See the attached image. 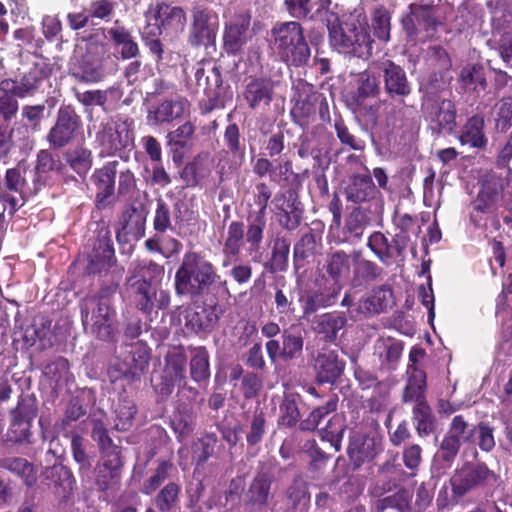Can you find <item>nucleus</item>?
Instances as JSON below:
<instances>
[{
    "mask_svg": "<svg viewBox=\"0 0 512 512\" xmlns=\"http://www.w3.org/2000/svg\"><path fill=\"white\" fill-rule=\"evenodd\" d=\"M114 258V249L111 243V232L108 227L102 226L98 230L97 238L88 253L87 271L95 274L111 266Z\"/></svg>",
    "mask_w": 512,
    "mask_h": 512,
    "instance_id": "17",
    "label": "nucleus"
},
{
    "mask_svg": "<svg viewBox=\"0 0 512 512\" xmlns=\"http://www.w3.org/2000/svg\"><path fill=\"white\" fill-rule=\"evenodd\" d=\"M331 45L340 53L358 58L372 55L373 39L368 28L354 23H338L328 26Z\"/></svg>",
    "mask_w": 512,
    "mask_h": 512,
    "instance_id": "4",
    "label": "nucleus"
},
{
    "mask_svg": "<svg viewBox=\"0 0 512 512\" xmlns=\"http://www.w3.org/2000/svg\"><path fill=\"white\" fill-rule=\"evenodd\" d=\"M51 335V322L42 317L26 329L24 337L31 345L39 341L42 347H46L52 345Z\"/></svg>",
    "mask_w": 512,
    "mask_h": 512,
    "instance_id": "48",
    "label": "nucleus"
},
{
    "mask_svg": "<svg viewBox=\"0 0 512 512\" xmlns=\"http://www.w3.org/2000/svg\"><path fill=\"white\" fill-rule=\"evenodd\" d=\"M190 375L196 382L209 379V354L204 347H198L193 350V355L190 360Z\"/></svg>",
    "mask_w": 512,
    "mask_h": 512,
    "instance_id": "46",
    "label": "nucleus"
},
{
    "mask_svg": "<svg viewBox=\"0 0 512 512\" xmlns=\"http://www.w3.org/2000/svg\"><path fill=\"white\" fill-rule=\"evenodd\" d=\"M348 452L351 460L360 465L376 455L375 440L363 435L355 436L350 442Z\"/></svg>",
    "mask_w": 512,
    "mask_h": 512,
    "instance_id": "40",
    "label": "nucleus"
},
{
    "mask_svg": "<svg viewBox=\"0 0 512 512\" xmlns=\"http://www.w3.org/2000/svg\"><path fill=\"white\" fill-rule=\"evenodd\" d=\"M275 82L268 76H249L243 91V97L253 110L268 108L274 97Z\"/></svg>",
    "mask_w": 512,
    "mask_h": 512,
    "instance_id": "16",
    "label": "nucleus"
},
{
    "mask_svg": "<svg viewBox=\"0 0 512 512\" xmlns=\"http://www.w3.org/2000/svg\"><path fill=\"white\" fill-rule=\"evenodd\" d=\"M273 477L267 473L260 472L252 480L245 494L247 504L261 509L269 504L273 498L271 485Z\"/></svg>",
    "mask_w": 512,
    "mask_h": 512,
    "instance_id": "31",
    "label": "nucleus"
},
{
    "mask_svg": "<svg viewBox=\"0 0 512 512\" xmlns=\"http://www.w3.org/2000/svg\"><path fill=\"white\" fill-rule=\"evenodd\" d=\"M292 90L293 101L319 103L320 123L317 125V128H346L343 119L336 112H334V119L332 121L327 100L322 94L318 93L314 85L304 79H297L293 84Z\"/></svg>",
    "mask_w": 512,
    "mask_h": 512,
    "instance_id": "10",
    "label": "nucleus"
},
{
    "mask_svg": "<svg viewBox=\"0 0 512 512\" xmlns=\"http://www.w3.org/2000/svg\"><path fill=\"white\" fill-rule=\"evenodd\" d=\"M410 499L411 494L409 491L400 489L393 495L378 499L374 504V508L376 512H384L388 508L404 511L408 508Z\"/></svg>",
    "mask_w": 512,
    "mask_h": 512,
    "instance_id": "59",
    "label": "nucleus"
},
{
    "mask_svg": "<svg viewBox=\"0 0 512 512\" xmlns=\"http://www.w3.org/2000/svg\"><path fill=\"white\" fill-rule=\"evenodd\" d=\"M14 93L6 92L0 81V124L8 125L16 117L19 104Z\"/></svg>",
    "mask_w": 512,
    "mask_h": 512,
    "instance_id": "57",
    "label": "nucleus"
},
{
    "mask_svg": "<svg viewBox=\"0 0 512 512\" xmlns=\"http://www.w3.org/2000/svg\"><path fill=\"white\" fill-rule=\"evenodd\" d=\"M343 194L347 202L357 204H368L371 209L379 205L380 192L375 186L370 174H355L349 177L343 188Z\"/></svg>",
    "mask_w": 512,
    "mask_h": 512,
    "instance_id": "12",
    "label": "nucleus"
},
{
    "mask_svg": "<svg viewBox=\"0 0 512 512\" xmlns=\"http://www.w3.org/2000/svg\"><path fill=\"white\" fill-rule=\"evenodd\" d=\"M98 139L104 146L105 151L108 154H113L128 147L132 137L129 130H102Z\"/></svg>",
    "mask_w": 512,
    "mask_h": 512,
    "instance_id": "45",
    "label": "nucleus"
},
{
    "mask_svg": "<svg viewBox=\"0 0 512 512\" xmlns=\"http://www.w3.org/2000/svg\"><path fill=\"white\" fill-rule=\"evenodd\" d=\"M147 211L142 204L131 205L121 216L116 238L120 244L137 241L144 236Z\"/></svg>",
    "mask_w": 512,
    "mask_h": 512,
    "instance_id": "15",
    "label": "nucleus"
},
{
    "mask_svg": "<svg viewBox=\"0 0 512 512\" xmlns=\"http://www.w3.org/2000/svg\"><path fill=\"white\" fill-rule=\"evenodd\" d=\"M219 279L213 264L196 252L184 254L175 274V291L179 296L197 299L207 293Z\"/></svg>",
    "mask_w": 512,
    "mask_h": 512,
    "instance_id": "1",
    "label": "nucleus"
},
{
    "mask_svg": "<svg viewBox=\"0 0 512 512\" xmlns=\"http://www.w3.org/2000/svg\"><path fill=\"white\" fill-rule=\"evenodd\" d=\"M179 491V486L173 482L164 486L155 498L157 508L161 512L173 510L178 502Z\"/></svg>",
    "mask_w": 512,
    "mask_h": 512,
    "instance_id": "63",
    "label": "nucleus"
},
{
    "mask_svg": "<svg viewBox=\"0 0 512 512\" xmlns=\"http://www.w3.org/2000/svg\"><path fill=\"white\" fill-rule=\"evenodd\" d=\"M367 246L385 265H389L391 260L397 257L392 240L389 241L382 232L372 233L368 238Z\"/></svg>",
    "mask_w": 512,
    "mask_h": 512,
    "instance_id": "42",
    "label": "nucleus"
},
{
    "mask_svg": "<svg viewBox=\"0 0 512 512\" xmlns=\"http://www.w3.org/2000/svg\"><path fill=\"white\" fill-rule=\"evenodd\" d=\"M407 373L409 377L403 391L402 401L404 403H414V405L420 402H427L425 398L426 375L424 371L413 368L412 371L408 370Z\"/></svg>",
    "mask_w": 512,
    "mask_h": 512,
    "instance_id": "36",
    "label": "nucleus"
},
{
    "mask_svg": "<svg viewBox=\"0 0 512 512\" xmlns=\"http://www.w3.org/2000/svg\"><path fill=\"white\" fill-rule=\"evenodd\" d=\"M115 428L118 431H127L133 424L134 416L137 412L133 400L122 397L119 398L115 406Z\"/></svg>",
    "mask_w": 512,
    "mask_h": 512,
    "instance_id": "47",
    "label": "nucleus"
},
{
    "mask_svg": "<svg viewBox=\"0 0 512 512\" xmlns=\"http://www.w3.org/2000/svg\"><path fill=\"white\" fill-rule=\"evenodd\" d=\"M273 203L279 225L288 231L297 229L303 216V208L297 193L293 189H288L275 195Z\"/></svg>",
    "mask_w": 512,
    "mask_h": 512,
    "instance_id": "14",
    "label": "nucleus"
},
{
    "mask_svg": "<svg viewBox=\"0 0 512 512\" xmlns=\"http://www.w3.org/2000/svg\"><path fill=\"white\" fill-rule=\"evenodd\" d=\"M222 314L221 307L207 305L199 307L187 317V324L195 331H211L214 329Z\"/></svg>",
    "mask_w": 512,
    "mask_h": 512,
    "instance_id": "32",
    "label": "nucleus"
},
{
    "mask_svg": "<svg viewBox=\"0 0 512 512\" xmlns=\"http://www.w3.org/2000/svg\"><path fill=\"white\" fill-rule=\"evenodd\" d=\"M345 363L336 350L321 349L315 358V371L320 383H334L343 373Z\"/></svg>",
    "mask_w": 512,
    "mask_h": 512,
    "instance_id": "22",
    "label": "nucleus"
},
{
    "mask_svg": "<svg viewBox=\"0 0 512 512\" xmlns=\"http://www.w3.org/2000/svg\"><path fill=\"white\" fill-rule=\"evenodd\" d=\"M299 396L295 394L285 395L280 405V418L279 422L281 425L292 427L294 426L299 418L300 411L298 407Z\"/></svg>",
    "mask_w": 512,
    "mask_h": 512,
    "instance_id": "56",
    "label": "nucleus"
},
{
    "mask_svg": "<svg viewBox=\"0 0 512 512\" xmlns=\"http://www.w3.org/2000/svg\"><path fill=\"white\" fill-rule=\"evenodd\" d=\"M511 174V168L500 174L485 172L479 181L480 189L474 201V209L483 213L494 212L501 205L503 192H512Z\"/></svg>",
    "mask_w": 512,
    "mask_h": 512,
    "instance_id": "5",
    "label": "nucleus"
},
{
    "mask_svg": "<svg viewBox=\"0 0 512 512\" xmlns=\"http://www.w3.org/2000/svg\"><path fill=\"white\" fill-rule=\"evenodd\" d=\"M251 16L248 14H237L225 22L222 49L228 56H241L247 44L253 39V32L250 29Z\"/></svg>",
    "mask_w": 512,
    "mask_h": 512,
    "instance_id": "9",
    "label": "nucleus"
},
{
    "mask_svg": "<svg viewBox=\"0 0 512 512\" xmlns=\"http://www.w3.org/2000/svg\"><path fill=\"white\" fill-rule=\"evenodd\" d=\"M372 28L374 36L380 41L386 43L390 40L391 15L384 7L375 9L372 17Z\"/></svg>",
    "mask_w": 512,
    "mask_h": 512,
    "instance_id": "58",
    "label": "nucleus"
},
{
    "mask_svg": "<svg viewBox=\"0 0 512 512\" xmlns=\"http://www.w3.org/2000/svg\"><path fill=\"white\" fill-rule=\"evenodd\" d=\"M189 103L183 98L164 101L157 107L150 109L147 115L148 123L161 125L164 123L177 125L188 111Z\"/></svg>",
    "mask_w": 512,
    "mask_h": 512,
    "instance_id": "21",
    "label": "nucleus"
},
{
    "mask_svg": "<svg viewBox=\"0 0 512 512\" xmlns=\"http://www.w3.org/2000/svg\"><path fill=\"white\" fill-rule=\"evenodd\" d=\"M372 214L370 208L363 206L354 208L345 219L343 229L344 238L341 242L354 244L360 241L366 228L371 224Z\"/></svg>",
    "mask_w": 512,
    "mask_h": 512,
    "instance_id": "27",
    "label": "nucleus"
},
{
    "mask_svg": "<svg viewBox=\"0 0 512 512\" xmlns=\"http://www.w3.org/2000/svg\"><path fill=\"white\" fill-rule=\"evenodd\" d=\"M413 421L419 436L432 434L436 428V418L427 402L415 404L412 409Z\"/></svg>",
    "mask_w": 512,
    "mask_h": 512,
    "instance_id": "39",
    "label": "nucleus"
},
{
    "mask_svg": "<svg viewBox=\"0 0 512 512\" xmlns=\"http://www.w3.org/2000/svg\"><path fill=\"white\" fill-rule=\"evenodd\" d=\"M36 417V408L29 399L19 398L17 406L11 411V423L7 431V440L14 443L30 442L31 422Z\"/></svg>",
    "mask_w": 512,
    "mask_h": 512,
    "instance_id": "13",
    "label": "nucleus"
},
{
    "mask_svg": "<svg viewBox=\"0 0 512 512\" xmlns=\"http://www.w3.org/2000/svg\"><path fill=\"white\" fill-rule=\"evenodd\" d=\"M320 246L321 238L318 237L313 230L310 229L307 233L303 234L293 248L295 269L298 270L303 267L304 263L317 253Z\"/></svg>",
    "mask_w": 512,
    "mask_h": 512,
    "instance_id": "34",
    "label": "nucleus"
},
{
    "mask_svg": "<svg viewBox=\"0 0 512 512\" xmlns=\"http://www.w3.org/2000/svg\"><path fill=\"white\" fill-rule=\"evenodd\" d=\"M355 90L348 95L347 101L355 109L366 108L370 99H375L380 93V81L377 75L369 70L359 73L355 79Z\"/></svg>",
    "mask_w": 512,
    "mask_h": 512,
    "instance_id": "19",
    "label": "nucleus"
},
{
    "mask_svg": "<svg viewBox=\"0 0 512 512\" xmlns=\"http://www.w3.org/2000/svg\"><path fill=\"white\" fill-rule=\"evenodd\" d=\"M393 304V293L389 286L374 288L371 294L362 297L356 308L359 316L367 318L387 310Z\"/></svg>",
    "mask_w": 512,
    "mask_h": 512,
    "instance_id": "26",
    "label": "nucleus"
},
{
    "mask_svg": "<svg viewBox=\"0 0 512 512\" xmlns=\"http://www.w3.org/2000/svg\"><path fill=\"white\" fill-rule=\"evenodd\" d=\"M494 128H512V96L498 100L491 109Z\"/></svg>",
    "mask_w": 512,
    "mask_h": 512,
    "instance_id": "52",
    "label": "nucleus"
},
{
    "mask_svg": "<svg viewBox=\"0 0 512 512\" xmlns=\"http://www.w3.org/2000/svg\"><path fill=\"white\" fill-rule=\"evenodd\" d=\"M351 265V254L349 255L343 250H338L327 255L324 269L335 285L334 295L340 292L342 281L348 278Z\"/></svg>",
    "mask_w": 512,
    "mask_h": 512,
    "instance_id": "29",
    "label": "nucleus"
},
{
    "mask_svg": "<svg viewBox=\"0 0 512 512\" xmlns=\"http://www.w3.org/2000/svg\"><path fill=\"white\" fill-rule=\"evenodd\" d=\"M497 480V475L485 463L466 462L455 470L450 479L452 498L458 501L465 495L489 485Z\"/></svg>",
    "mask_w": 512,
    "mask_h": 512,
    "instance_id": "6",
    "label": "nucleus"
},
{
    "mask_svg": "<svg viewBox=\"0 0 512 512\" xmlns=\"http://www.w3.org/2000/svg\"><path fill=\"white\" fill-rule=\"evenodd\" d=\"M381 72L384 82V89L387 95L392 98H404L411 94L412 86L405 70L391 60L382 62Z\"/></svg>",
    "mask_w": 512,
    "mask_h": 512,
    "instance_id": "18",
    "label": "nucleus"
},
{
    "mask_svg": "<svg viewBox=\"0 0 512 512\" xmlns=\"http://www.w3.org/2000/svg\"><path fill=\"white\" fill-rule=\"evenodd\" d=\"M459 82L466 90L485 91L487 80L484 66L480 63L467 64L460 72Z\"/></svg>",
    "mask_w": 512,
    "mask_h": 512,
    "instance_id": "38",
    "label": "nucleus"
},
{
    "mask_svg": "<svg viewBox=\"0 0 512 512\" xmlns=\"http://www.w3.org/2000/svg\"><path fill=\"white\" fill-rule=\"evenodd\" d=\"M408 9L409 12L404 14L400 20L406 36L415 39L423 31L426 37H433L441 24L437 16L438 6L411 3Z\"/></svg>",
    "mask_w": 512,
    "mask_h": 512,
    "instance_id": "8",
    "label": "nucleus"
},
{
    "mask_svg": "<svg viewBox=\"0 0 512 512\" xmlns=\"http://www.w3.org/2000/svg\"><path fill=\"white\" fill-rule=\"evenodd\" d=\"M304 340L301 334L284 330L282 333L281 359L285 362L298 359L303 353Z\"/></svg>",
    "mask_w": 512,
    "mask_h": 512,
    "instance_id": "51",
    "label": "nucleus"
},
{
    "mask_svg": "<svg viewBox=\"0 0 512 512\" xmlns=\"http://www.w3.org/2000/svg\"><path fill=\"white\" fill-rule=\"evenodd\" d=\"M84 438L78 434L71 437V451L74 461L79 465L80 474H86L92 466L91 457L87 454Z\"/></svg>",
    "mask_w": 512,
    "mask_h": 512,
    "instance_id": "62",
    "label": "nucleus"
},
{
    "mask_svg": "<svg viewBox=\"0 0 512 512\" xmlns=\"http://www.w3.org/2000/svg\"><path fill=\"white\" fill-rule=\"evenodd\" d=\"M187 42L193 48H215L220 26L218 14L211 8L196 6L192 9Z\"/></svg>",
    "mask_w": 512,
    "mask_h": 512,
    "instance_id": "7",
    "label": "nucleus"
},
{
    "mask_svg": "<svg viewBox=\"0 0 512 512\" xmlns=\"http://www.w3.org/2000/svg\"><path fill=\"white\" fill-rule=\"evenodd\" d=\"M172 428L177 435V439L184 441L194 430L195 413L192 408L184 406L178 408L171 421Z\"/></svg>",
    "mask_w": 512,
    "mask_h": 512,
    "instance_id": "43",
    "label": "nucleus"
},
{
    "mask_svg": "<svg viewBox=\"0 0 512 512\" xmlns=\"http://www.w3.org/2000/svg\"><path fill=\"white\" fill-rule=\"evenodd\" d=\"M117 165V161L109 162L96 175L99 191L98 194L103 195L105 198L114 193Z\"/></svg>",
    "mask_w": 512,
    "mask_h": 512,
    "instance_id": "55",
    "label": "nucleus"
},
{
    "mask_svg": "<svg viewBox=\"0 0 512 512\" xmlns=\"http://www.w3.org/2000/svg\"><path fill=\"white\" fill-rule=\"evenodd\" d=\"M108 95L120 98L122 91L119 86H111L106 90H88L85 92H76L77 100L84 106L98 105L103 107L108 99Z\"/></svg>",
    "mask_w": 512,
    "mask_h": 512,
    "instance_id": "49",
    "label": "nucleus"
},
{
    "mask_svg": "<svg viewBox=\"0 0 512 512\" xmlns=\"http://www.w3.org/2000/svg\"><path fill=\"white\" fill-rule=\"evenodd\" d=\"M87 413L84 406V401L80 397H72L65 409L64 416L56 425L59 431H65L66 428L73 422H76Z\"/></svg>",
    "mask_w": 512,
    "mask_h": 512,
    "instance_id": "60",
    "label": "nucleus"
},
{
    "mask_svg": "<svg viewBox=\"0 0 512 512\" xmlns=\"http://www.w3.org/2000/svg\"><path fill=\"white\" fill-rule=\"evenodd\" d=\"M289 253V240L277 235L272 241L271 256L265 264V269L270 273L285 272L288 268Z\"/></svg>",
    "mask_w": 512,
    "mask_h": 512,
    "instance_id": "33",
    "label": "nucleus"
},
{
    "mask_svg": "<svg viewBox=\"0 0 512 512\" xmlns=\"http://www.w3.org/2000/svg\"><path fill=\"white\" fill-rule=\"evenodd\" d=\"M425 119L437 128H454L456 126V107L449 99L428 101L422 105Z\"/></svg>",
    "mask_w": 512,
    "mask_h": 512,
    "instance_id": "24",
    "label": "nucleus"
},
{
    "mask_svg": "<svg viewBox=\"0 0 512 512\" xmlns=\"http://www.w3.org/2000/svg\"><path fill=\"white\" fill-rule=\"evenodd\" d=\"M52 67L44 60L35 62L20 81L6 78L2 80V87L6 92L14 93L19 98L32 96L41 86L42 82L50 77Z\"/></svg>",
    "mask_w": 512,
    "mask_h": 512,
    "instance_id": "11",
    "label": "nucleus"
},
{
    "mask_svg": "<svg viewBox=\"0 0 512 512\" xmlns=\"http://www.w3.org/2000/svg\"><path fill=\"white\" fill-rule=\"evenodd\" d=\"M164 274L163 266L151 261L142 260L134 267L130 277L140 281H147L153 284V281L161 278Z\"/></svg>",
    "mask_w": 512,
    "mask_h": 512,
    "instance_id": "61",
    "label": "nucleus"
},
{
    "mask_svg": "<svg viewBox=\"0 0 512 512\" xmlns=\"http://www.w3.org/2000/svg\"><path fill=\"white\" fill-rule=\"evenodd\" d=\"M186 356L184 353L177 351L169 354L166 358V366L163 372L173 379L176 383H180L186 378Z\"/></svg>",
    "mask_w": 512,
    "mask_h": 512,
    "instance_id": "54",
    "label": "nucleus"
},
{
    "mask_svg": "<svg viewBox=\"0 0 512 512\" xmlns=\"http://www.w3.org/2000/svg\"><path fill=\"white\" fill-rule=\"evenodd\" d=\"M247 225L245 226V243L250 253H257L261 248L264 239V231L267 225L265 216L248 214Z\"/></svg>",
    "mask_w": 512,
    "mask_h": 512,
    "instance_id": "37",
    "label": "nucleus"
},
{
    "mask_svg": "<svg viewBox=\"0 0 512 512\" xmlns=\"http://www.w3.org/2000/svg\"><path fill=\"white\" fill-rule=\"evenodd\" d=\"M351 261L353 268L351 285L353 287L372 283L383 274V269L375 262L364 258L360 250L352 252Z\"/></svg>",
    "mask_w": 512,
    "mask_h": 512,
    "instance_id": "28",
    "label": "nucleus"
},
{
    "mask_svg": "<svg viewBox=\"0 0 512 512\" xmlns=\"http://www.w3.org/2000/svg\"><path fill=\"white\" fill-rule=\"evenodd\" d=\"M245 243V225L241 221H233L227 229L223 247L228 254H239Z\"/></svg>",
    "mask_w": 512,
    "mask_h": 512,
    "instance_id": "53",
    "label": "nucleus"
},
{
    "mask_svg": "<svg viewBox=\"0 0 512 512\" xmlns=\"http://www.w3.org/2000/svg\"><path fill=\"white\" fill-rule=\"evenodd\" d=\"M149 358V348L146 345L142 343L132 345L130 351L124 357L125 374L132 379L139 378L147 368Z\"/></svg>",
    "mask_w": 512,
    "mask_h": 512,
    "instance_id": "35",
    "label": "nucleus"
},
{
    "mask_svg": "<svg viewBox=\"0 0 512 512\" xmlns=\"http://www.w3.org/2000/svg\"><path fill=\"white\" fill-rule=\"evenodd\" d=\"M154 18L167 34L183 32L187 23L186 12L182 7L165 2L156 4Z\"/></svg>",
    "mask_w": 512,
    "mask_h": 512,
    "instance_id": "23",
    "label": "nucleus"
},
{
    "mask_svg": "<svg viewBox=\"0 0 512 512\" xmlns=\"http://www.w3.org/2000/svg\"><path fill=\"white\" fill-rule=\"evenodd\" d=\"M5 185L11 192L22 196L34 195L41 188L40 177H36L32 170L21 167L7 170Z\"/></svg>",
    "mask_w": 512,
    "mask_h": 512,
    "instance_id": "25",
    "label": "nucleus"
},
{
    "mask_svg": "<svg viewBox=\"0 0 512 512\" xmlns=\"http://www.w3.org/2000/svg\"><path fill=\"white\" fill-rule=\"evenodd\" d=\"M126 285L135 297L137 307L144 313H151V302L149 299V291L153 284L147 281H140L136 278L129 277Z\"/></svg>",
    "mask_w": 512,
    "mask_h": 512,
    "instance_id": "50",
    "label": "nucleus"
},
{
    "mask_svg": "<svg viewBox=\"0 0 512 512\" xmlns=\"http://www.w3.org/2000/svg\"><path fill=\"white\" fill-rule=\"evenodd\" d=\"M0 466L21 477L28 487H32L37 481L33 464L24 458H4L0 461Z\"/></svg>",
    "mask_w": 512,
    "mask_h": 512,
    "instance_id": "41",
    "label": "nucleus"
},
{
    "mask_svg": "<svg viewBox=\"0 0 512 512\" xmlns=\"http://www.w3.org/2000/svg\"><path fill=\"white\" fill-rule=\"evenodd\" d=\"M346 323L347 318L342 313H325L314 318L313 330L323 340L333 342L337 339L338 333L344 329Z\"/></svg>",
    "mask_w": 512,
    "mask_h": 512,
    "instance_id": "30",
    "label": "nucleus"
},
{
    "mask_svg": "<svg viewBox=\"0 0 512 512\" xmlns=\"http://www.w3.org/2000/svg\"><path fill=\"white\" fill-rule=\"evenodd\" d=\"M272 44L278 57L288 66H305L311 55L302 25L297 21L280 22L271 29Z\"/></svg>",
    "mask_w": 512,
    "mask_h": 512,
    "instance_id": "2",
    "label": "nucleus"
},
{
    "mask_svg": "<svg viewBox=\"0 0 512 512\" xmlns=\"http://www.w3.org/2000/svg\"><path fill=\"white\" fill-rule=\"evenodd\" d=\"M108 38L112 42L115 52L123 60L138 58L140 47L130 29L121 25L117 20L114 26L107 30Z\"/></svg>",
    "mask_w": 512,
    "mask_h": 512,
    "instance_id": "20",
    "label": "nucleus"
},
{
    "mask_svg": "<svg viewBox=\"0 0 512 512\" xmlns=\"http://www.w3.org/2000/svg\"><path fill=\"white\" fill-rule=\"evenodd\" d=\"M218 439L214 433H206L194 441L192 445V459L196 465H202L215 454Z\"/></svg>",
    "mask_w": 512,
    "mask_h": 512,
    "instance_id": "44",
    "label": "nucleus"
},
{
    "mask_svg": "<svg viewBox=\"0 0 512 512\" xmlns=\"http://www.w3.org/2000/svg\"><path fill=\"white\" fill-rule=\"evenodd\" d=\"M84 325H91V333L98 339L109 341L117 331L116 311L107 290L87 298L81 308Z\"/></svg>",
    "mask_w": 512,
    "mask_h": 512,
    "instance_id": "3",
    "label": "nucleus"
},
{
    "mask_svg": "<svg viewBox=\"0 0 512 512\" xmlns=\"http://www.w3.org/2000/svg\"><path fill=\"white\" fill-rule=\"evenodd\" d=\"M71 168L79 175H85L92 166L91 152L85 148H77L66 153Z\"/></svg>",
    "mask_w": 512,
    "mask_h": 512,
    "instance_id": "64",
    "label": "nucleus"
}]
</instances>
